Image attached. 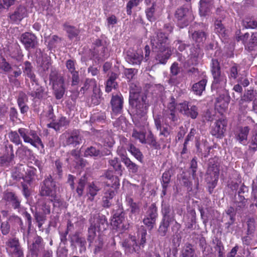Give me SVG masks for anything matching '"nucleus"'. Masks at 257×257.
<instances>
[{
    "mask_svg": "<svg viewBox=\"0 0 257 257\" xmlns=\"http://www.w3.org/2000/svg\"><path fill=\"white\" fill-rule=\"evenodd\" d=\"M141 0H130L126 5V12L129 15L132 14V9L135 7H137L139 4Z\"/></svg>",
    "mask_w": 257,
    "mask_h": 257,
    "instance_id": "obj_57",
    "label": "nucleus"
},
{
    "mask_svg": "<svg viewBox=\"0 0 257 257\" xmlns=\"http://www.w3.org/2000/svg\"><path fill=\"white\" fill-rule=\"evenodd\" d=\"M219 174V169L218 164L214 159L209 160L208 167L207 171V180L211 182L213 188L217 183Z\"/></svg>",
    "mask_w": 257,
    "mask_h": 257,
    "instance_id": "obj_9",
    "label": "nucleus"
},
{
    "mask_svg": "<svg viewBox=\"0 0 257 257\" xmlns=\"http://www.w3.org/2000/svg\"><path fill=\"white\" fill-rule=\"evenodd\" d=\"M122 246L126 251L129 252H136L139 250L138 243L136 236H131L122 242Z\"/></svg>",
    "mask_w": 257,
    "mask_h": 257,
    "instance_id": "obj_15",
    "label": "nucleus"
},
{
    "mask_svg": "<svg viewBox=\"0 0 257 257\" xmlns=\"http://www.w3.org/2000/svg\"><path fill=\"white\" fill-rule=\"evenodd\" d=\"M69 123V120L65 117H61L59 121L57 123L51 122L47 124L48 127H51L55 129L56 131L59 130L61 126H65L68 125Z\"/></svg>",
    "mask_w": 257,
    "mask_h": 257,
    "instance_id": "obj_29",
    "label": "nucleus"
},
{
    "mask_svg": "<svg viewBox=\"0 0 257 257\" xmlns=\"http://www.w3.org/2000/svg\"><path fill=\"white\" fill-rule=\"evenodd\" d=\"M246 200L244 196L239 195L234 203V207L235 208V211L240 213L244 210L246 207Z\"/></svg>",
    "mask_w": 257,
    "mask_h": 257,
    "instance_id": "obj_25",
    "label": "nucleus"
},
{
    "mask_svg": "<svg viewBox=\"0 0 257 257\" xmlns=\"http://www.w3.org/2000/svg\"><path fill=\"white\" fill-rule=\"evenodd\" d=\"M90 222L93 224H95L96 228L98 232L105 230L107 226V221L104 216L97 217L94 219L93 221L91 220Z\"/></svg>",
    "mask_w": 257,
    "mask_h": 257,
    "instance_id": "obj_24",
    "label": "nucleus"
},
{
    "mask_svg": "<svg viewBox=\"0 0 257 257\" xmlns=\"http://www.w3.org/2000/svg\"><path fill=\"white\" fill-rule=\"evenodd\" d=\"M148 217L156 220L157 217V208L154 204H151L147 212L146 215Z\"/></svg>",
    "mask_w": 257,
    "mask_h": 257,
    "instance_id": "obj_49",
    "label": "nucleus"
},
{
    "mask_svg": "<svg viewBox=\"0 0 257 257\" xmlns=\"http://www.w3.org/2000/svg\"><path fill=\"white\" fill-rule=\"evenodd\" d=\"M4 199L8 203H12L14 209H16V197L15 194L8 190L4 193Z\"/></svg>",
    "mask_w": 257,
    "mask_h": 257,
    "instance_id": "obj_36",
    "label": "nucleus"
},
{
    "mask_svg": "<svg viewBox=\"0 0 257 257\" xmlns=\"http://www.w3.org/2000/svg\"><path fill=\"white\" fill-rule=\"evenodd\" d=\"M7 251L12 257L16 255V239L14 238L10 239L7 242Z\"/></svg>",
    "mask_w": 257,
    "mask_h": 257,
    "instance_id": "obj_32",
    "label": "nucleus"
},
{
    "mask_svg": "<svg viewBox=\"0 0 257 257\" xmlns=\"http://www.w3.org/2000/svg\"><path fill=\"white\" fill-rule=\"evenodd\" d=\"M249 127L245 126L239 128L235 135L236 139L241 144L245 145L247 143V136L249 133Z\"/></svg>",
    "mask_w": 257,
    "mask_h": 257,
    "instance_id": "obj_21",
    "label": "nucleus"
},
{
    "mask_svg": "<svg viewBox=\"0 0 257 257\" xmlns=\"http://www.w3.org/2000/svg\"><path fill=\"white\" fill-rule=\"evenodd\" d=\"M137 72L138 70L134 68H126L124 70V74L129 80L132 79Z\"/></svg>",
    "mask_w": 257,
    "mask_h": 257,
    "instance_id": "obj_58",
    "label": "nucleus"
},
{
    "mask_svg": "<svg viewBox=\"0 0 257 257\" xmlns=\"http://www.w3.org/2000/svg\"><path fill=\"white\" fill-rule=\"evenodd\" d=\"M75 61L72 59H69L66 61V67L69 73H71L77 71L75 68Z\"/></svg>",
    "mask_w": 257,
    "mask_h": 257,
    "instance_id": "obj_59",
    "label": "nucleus"
},
{
    "mask_svg": "<svg viewBox=\"0 0 257 257\" xmlns=\"http://www.w3.org/2000/svg\"><path fill=\"white\" fill-rule=\"evenodd\" d=\"M171 174L169 171L165 172L162 177V185L164 189H167L170 183Z\"/></svg>",
    "mask_w": 257,
    "mask_h": 257,
    "instance_id": "obj_52",
    "label": "nucleus"
},
{
    "mask_svg": "<svg viewBox=\"0 0 257 257\" xmlns=\"http://www.w3.org/2000/svg\"><path fill=\"white\" fill-rule=\"evenodd\" d=\"M12 69L11 65L7 62L6 59L3 57L0 58V69L7 72Z\"/></svg>",
    "mask_w": 257,
    "mask_h": 257,
    "instance_id": "obj_56",
    "label": "nucleus"
},
{
    "mask_svg": "<svg viewBox=\"0 0 257 257\" xmlns=\"http://www.w3.org/2000/svg\"><path fill=\"white\" fill-rule=\"evenodd\" d=\"M128 151L137 160L141 163L143 162V155L139 149L137 148L133 145L130 144Z\"/></svg>",
    "mask_w": 257,
    "mask_h": 257,
    "instance_id": "obj_35",
    "label": "nucleus"
},
{
    "mask_svg": "<svg viewBox=\"0 0 257 257\" xmlns=\"http://www.w3.org/2000/svg\"><path fill=\"white\" fill-rule=\"evenodd\" d=\"M89 246L95 254L102 252L105 248L103 237L99 235L95 240L89 242Z\"/></svg>",
    "mask_w": 257,
    "mask_h": 257,
    "instance_id": "obj_13",
    "label": "nucleus"
},
{
    "mask_svg": "<svg viewBox=\"0 0 257 257\" xmlns=\"http://www.w3.org/2000/svg\"><path fill=\"white\" fill-rule=\"evenodd\" d=\"M71 240L73 242L79 244L81 247L84 246L86 243L85 239L79 237L77 234H75L71 238Z\"/></svg>",
    "mask_w": 257,
    "mask_h": 257,
    "instance_id": "obj_62",
    "label": "nucleus"
},
{
    "mask_svg": "<svg viewBox=\"0 0 257 257\" xmlns=\"http://www.w3.org/2000/svg\"><path fill=\"white\" fill-rule=\"evenodd\" d=\"M124 219V214L121 211L120 213H115L113 215L112 223L117 227H119Z\"/></svg>",
    "mask_w": 257,
    "mask_h": 257,
    "instance_id": "obj_44",
    "label": "nucleus"
},
{
    "mask_svg": "<svg viewBox=\"0 0 257 257\" xmlns=\"http://www.w3.org/2000/svg\"><path fill=\"white\" fill-rule=\"evenodd\" d=\"M42 238L40 236H37L35 238V240L32 244L31 250L35 253H37L40 250L43 249V245L42 243Z\"/></svg>",
    "mask_w": 257,
    "mask_h": 257,
    "instance_id": "obj_39",
    "label": "nucleus"
},
{
    "mask_svg": "<svg viewBox=\"0 0 257 257\" xmlns=\"http://www.w3.org/2000/svg\"><path fill=\"white\" fill-rule=\"evenodd\" d=\"M100 189L98 182H92L88 183L86 188V195L88 197L87 200L90 201H93L94 197L97 194V193L100 190Z\"/></svg>",
    "mask_w": 257,
    "mask_h": 257,
    "instance_id": "obj_14",
    "label": "nucleus"
},
{
    "mask_svg": "<svg viewBox=\"0 0 257 257\" xmlns=\"http://www.w3.org/2000/svg\"><path fill=\"white\" fill-rule=\"evenodd\" d=\"M153 51L157 52L156 58L160 63L165 64L172 54L168 36L162 32H158L151 39Z\"/></svg>",
    "mask_w": 257,
    "mask_h": 257,
    "instance_id": "obj_2",
    "label": "nucleus"
},
{
    "mask_svg": "<svg viewBox=\"0 0 257 257\" xmlns=\"http://www.w3.org/2000/svg\"><path fill=\"white\" fill-rule=\"evenodd\" d=\"M171 223L172 222L164 220H162L158 230V231L161 236H163L166 235L168 231V227Z\"/></svg>",
    "mask_w": 257,
    "mask_h": 257,
    "instance_id": "obj_48",
    "label": "nucleus"
},
{
    "mask_svg": "<svg viewBox=\"0 0 257 257\" xmlns=\"http://www.w3.org/2000/svg\"><path fill=\"white\" fill-rule=\"evenodd\" d=\"M27 96L25 93L22 92H20L18 102L22 113L26 112L28 110V106L25 104V102L27 101Z\"/></svg>",
    "mask_w": 257,
    "mask_h": 257,
    "instance_id": "obj_28",
    "label": "nucleus"
},
{
    "mask_svg": "<svg viewBox=\"0 0 257 257\" xmlns=\"http://www.w3.org/2000/svg\"><path fill=\"white\" fill-rule=\"evenodd\" d=\"M211 71L213 78L212 89L224 90L227 83L226 77L221 73L219 62L216 59L212 60Z\"/></svg>",
    "mask_w": 257,
    "mask_h": 257,
    "instance_id": "obj_3",
    "label": "nucleus"
},
{
    "mask_svg": "<svg viewBox=\"0 0 257 257\" xmlns=\"http://www.w3.org/2000/svg\"><path fill=\"white\" fill-rule=\"evenodd\" d=\"M207 83V80L203 79L197 83L193 84L192 89V91L197 95H200L202 92L205 90Z\"/></svg>",
    "mask_w": 257,
    "mask_h": 257,
    "instance_id": "obj_27",
    "label": "nucleus"
},
{
    "mask_svg": "<svg viewBox=\"0 0 257 257\" xmlns=\"http://www.w3.org/2000/svg\"><path fill=\"white\" fill-rule=\"evenodd\" d=\"M126 201L128 205L130 206V209L132 214L131 216H132L133 214H134L135 215L138 214L140 212L139 205L136 202H133V199L131 198H127Z\"/></svg>",
    "mask_w": 257,
    "mask_h": 257,
    "instance_id": "obj_38",
    "label": "nucleus"
},
{
    "mask_svg": "<svg viewBox=\"0 0 257 257\" xmlns=\"http://www.w3.org/2000/svg\"><path fill=\"white\" fill-rule=\"evenodd\" d=\"M115 77L111 76L106 81L105 91L110 92L113 88H115L116 83L115 81Z\"/></svg>",
    "mask_w": 257,
    "mask_h": 257,
    "instance_id": "obj_50",
    "label": "nucleus"
},
{
    "mask_svg": "<svg viewBox=\"0 0 257 257\" xmlns=\"http://www.w3.org/2000/svg\"><path fill=\"white\" fill-rule=\"evenodd\" d=\"M112 111L115 114L121 112L123 106V98L121 96H113L111 100Z\"/></svg>",
    "mask_w": 257,
    "mask_h": 257,
    "instance_id": "obj_19",
    "label": "nucleus"
},
{
    "mask_svg": "<svg viewBox=\"0 0 257 257\" xmlns=\"http://www.w3.org/2000/svg\"><path fill=\"white\" fill-rule=\"evenodd\" d=\"M15 3V0H0V12H3L4 9H8Z\"/></svg>",
    "mask_w": 257,
    "mask_h": 257,
    "instance_id": "obj_53",
    "label": "nucleus"
},
{
    "mask_svg": "<svg viewBox=\"0 0 257 257\" xmlns=\"http://www.w3.org/2000/svg\"><path fill=\"white\" fill-rule=\"evenodd\" d=\"M64 30L68 34L70 39H73L76 37L79 34V31L74 27L65 24L64 25Z\"/></svg>",
    "mask_w": 257,
    "mask_h": 257,
    "instance_id": "obj_43",
    "label": "nucleus"
},
{
    "mask_svg": "<svg viewBox=\"0 0 257 257\" xmlns=\"http://www.w3.org/2000/svg\"><path fill=\"white\" fill-rule=\"evenodd\" d=\"M96 231H97V229L96 228L95 224H93L92 223H91V225L88 230L87 240L88 242H90L96 238L95 237Z\"/></svg>",
    "mask_w": 257,
    "mask_h": 257,
    "instance_id": "obj_47",
    "label": "nucleus"
},
{
    "mask_svg": "<svg viewBox=\"0 0 257 257\" xmlns=\"http://www.w3.org/2000/svg\"><path fill=\"white\" fill-rule=\"evenodd\" d=\"M146 235L147 230L143 229L139 231L138 234V239H137L139 247L140 248L141 246L144 247V244L146 242Z\"/></svg>",
    "mask_w": 257,
    "mask_h": 257,
    "instance_id": "obj_42",
    "label": "nucleus"
},
{
    "mask_svg": "<svg viewBox=\"0 0 257 257\" xmlns=\"http://www.w3.org/2000/svg\"><path fill=\"white\" fill-rule=\"evenodd\" d=\"M14 158L12 148H11L10 154L9 152L7 154L0 156V164L2 166L8 167L12 163Z\"/></svg>",
    "mask_w": 257,
    "mask_h": 257,
    "instance_id": "obj_26",
    "label": "nucleus"
},
{
    "mask_svg": "<svg viewBox=\"0 0 257 257\" xmlns=\"http://www.w3.org/2000/svg\"><path fill=\"white\" fill-rule=\"evenodd\" d=\"M108 163L109 165L112 167L115 171H117L119 174H121L122 165L117 158L114 157L112 159L109 160Z\"/></svg>",
    "mask_w": 257,
    "mask_h": 257,
    "instance_id": "obj_41",
    "label": "nucleus"
},
{
    "mask_svg": "<svg viewBox=\"0 0 257 257\" xmlns=\"http://www.w3.org/2000/svg\"><path fill=\"white\" fill-rule=\"evenodd\" d=\"M245 47L249 51H252L257 48V37L254 34L251 35L249 41L245 44Z\"/></svg>",
    "mask_w": 257,
    "mask_h": 257,
    "instance_id": "obj_40",
    "label": "nucleus"
},
{
    "mask_svg": "<svg viewBox=\"0 0 257 257\" xmlns=\"http://www.w3.org/2000/svg\"><path fill=\"white\" fill-rule=\"evenodd\" d=\"M24 73L32 81L36 82V76L32 71V66L31 63L28 61H26L24 64Z\"/></svg>",
    "mask_w": 257,
    "mask_h": 257,
    "instance_id": "obj_31",
    "label": "nucleus"
},
{
    "mask_svg": "<svg viewBox=\"0 0 257 257\" xmlns=\"http://www.w3.org/2000/svg\"><path fill=\"white\" fill-rule=\"evenodd\" d=\"M257 97V92L253 89L247 90L242 96L239 104H243L244 102H249L254 100Z\"/></svg>",
    "mask_w": 257,
    "mask_h": 257,
    "instance_id": "obj_23",
    "label": "nucleus"
},
{
    "mask_svg": "<svg viewBox=\"0 0 257 257\" xmlns=\"http://www.w3.org/2000/svg\"><path fill=\"white\" fill-rule=\"evenodd\" d=\"M115 195V192L112 188H109L104 193L102 197V205L103 207L108 208L112 204V200Z\"/></svg>",
    "mask_w": 257,
    "mask_h": 257,
    "instance_id": "obj_20",
    "label": "nucleus"
},
{
    "mask_svg": "<svg viewBox=\"0 0 257 257\" xmlns=\"http://www.w3.org/2000/svg\"><path fill=\"white\" fill-rule=\"evenodd\" d=\"M143 56L141 51L128 52L125 59L128 63L133 65H140Z\"/></svg>",
    "mask_w": 257,
    "mask_h": 257,
    "instance_id": "obj_16",
    "label": "nucleus"
},
{
    "mask_svg": "<svg viewBox=\"0 0 257 257\" xmlns=\"http://www.w3.org/2000/svg\"><path fill=\"white\" fill-rule=\"evenodd\" d=\"M19 133L25 142L30 143L32 146L37 148H39V146L41 147L42 148H44V145L40 138L38 136L35 131L21 128L19 129Z\"/></svg>",
    "mask_w": 257,
    "mask_h": 257,
    "instance_id": "obj_8",
    "label": "nucleus"
},
{
    "mask_svg": "<svg viewBox=\"0 0 257 257\" xmlns=\"http://www.w3.org/2000/svg\"><path fill=\"white\" fill-rule=\"evenodd\" d=\"M49 80L53 86L57 99H61L65 93L64 79L63 76L59 74L55 69L51 70Z\"/></svg>",
    "mask_w": 257,
    "mask_h": 257,
    "instance_id": "obj_5",
    "label": "nucleus"
},
{
    "mask_svg": "<svg viewBox=\"0 0 257 257\" xmlns=\"http://www.w3.org/2000/svg\"><path fill=\"white\" fill-rule=\"evenodd\" d=\"M20 41L26 49L34 48L38 44L36 36L29 32H26L22 34L20 37Z\"/></svg>",
    "mask_w": 257,
    "mask_h": 257,
    "instance_id": "obj_12",
    "label": "nucleus"
},
{
    "mask_svg": "<svg viewBox=\"0 0 257 257\" xmlns=\"http://www.w3.org/2000/svg\"><path fill=\"white\" fill-rule=\"evenodd\" d=\"M60 139L64 146H75L79 144L81 141V137L77 131H74L71 133H64L61 136Z\"/></svg>",
    "mask_w": 257,
    "mask_h": 257,
    "instance_id": "obj_11",
    "label": "nucleus"
},
{
    "mask_svg": "<svg viewBox=\"0 0 257 257\" xmlns=\"http://www.w3.org/2000/svg\"><path fill=\"white\" fill-rule=\"evenodd\" d=\"M51 65L49 59L47 57L43 58L40 67L44 71H47Z\"/></svg>",
    "mask_w": 257,
    "mask_h": 257,
    "instance_id": "obj_63",
    "label": "nucleus"
},
{
    "mask_svg": "<svg viewBox=\"0 0 257 257\" xmlns=\"http://www.w3.org/2000/svg\"><path fill=\"white\" fill-rule=\"evenodd\" d=\"M117 154L120 157L122 162L128 158L125 150L122 147H119L117 150Z\"/></svg>",
    "mask_w": 257,
    "mask_h": 257,
    "instance_id": "obj_64",
    "label": "nucleus"
},
{
    "mask_svg": "<svg viewBox=\"0 0 257 257\" xmlns=\"http://www.w3.org/2000/svg\"><path fill=\"white\" fill-rule=\"evenodd\" d=\"M129 102L132 106L133 120L136 125L139 124L141 121H145L146 119L145 115L150 106L146 94L139 90L131 89Z\"/></svg>",
    "mask_w": 257,
    "mask_h": 257,
    "instance_id": "obj_1",
    "label": "nucleus"
},
{
    "mask_svg": "<svg viewBox=\"0 0 257 257\" xmlns=\"http://www.w3.org/2000/svg\"><path fill=\"white\" fill-rule=\"evenodd\" d=\"M40 195L42 196H49L51 201L54 202V206H59L61 200L56 195V184L51 176H49L43 181L41 186Z\"/></svg>",
    "mask_w": 257,
    "mask_h": 257,
    "instance_id": "obj_4",
    "label": "nucleus"
},
{
    "mask_svg": "<svg viewBox=\"0 0 257 257\" xmlns=\"http://www.w3.org/2000/svg\"><path fill=\"white\" fill-rule=\"evenodd\" d=\"M90 88L93 89V94L96 97L100 96V90L97 88L96 82L94 79H87L84 86L81 88L80 91L82 93H84L87 90Z\"/></svg>",
    "mask_w": 257,
    "mask_h": 257,
    "instance_id": "obj_17",
    "label": "nucleus"
},
{
    "mask_svg": "<svg viewBox=\"0 0 257 257\" xmlns=\"http://www.w3.org/2000/svg\"><path fill=\"white\" fill-rule=\"evenodd\" d=\"M143 144H148L156 149L160 147V145L156 141L155 137L151 132L148 133L147 138L146 139V142Z\"/></svg>",
    "mask_w": 257,
    "mask_h": 257,
    "instance_id": "obj_45",
    "label": "nucleus"
},
{
    "mask_svg": "<svg viewBox=\"0 0 257 257\" xmlns=\"http://www.w3.org/2000/svg\"><path fill=\"white\" fill-rule=\"evenodd\" d=\"M197 168V162L196 158H194L190 164V169L191 170V174L193 179H195L196 174V170Z\"/></svg>",
    "mask_w": 257,
    "mask_h": 257,
    "instance_id": "obj_61",
    "label": "nucleus"
},
{
    "mask_svg": "<svg viewBox=\"0 0 257 257\" xmlns=\"http://www.w3.org/2000/svg\"><path fill=\"white\" fill-rule=\"evenodd\" d=\"M195 251L190 244H186L181 251L180 257H195Z\"/></svg>",
    "mask_w": 257,
    "mask_h": 257,
    "instance_id": "obj_34",
    "label": "nucleus"
},
{
    "mask_svg": "<svg viewBox=\"0 0 257 257\" xmlns=\"http://www.w3.org/2000/svg\"><path fill=\"white\" fill-rule=\"evenodd\" d=\"M35 86L33 88V90L31 92V95L33 97L38 98H41L43 97V88L38 84L37 80L36 82Z\"/></svg>",
    "mask_w": 257,
    "mask_h": 257,
    "instance_id": "obj_46",
    "label": "nucleus"
},
{
    "mask_svg": "<svg viewBox=\"0 0 257 257\" xmlns=\"http://www.w3.org/2000/svg\"><path fill=\"white\" fill-rule=\"evenodd\" d=\"M84 155L85 157H101L103 156V153L94 147H90L85 150Z\"/></svg>",
    "mask_w": 257,
    "mask_h": 257,
    "instance_id": "obj_30",
    "label": "nucleus"
},
{
    "mask_svg": "<svg viewBox=\"0 0 257 257\" xmlns=\"http://www.w3.org/2000/svg\"><path fill=\"white\" fill-rule=\"evenodd\" d=\"M226 122L224 120H217L213 126L211 134L217 137H221L225 131Z\"/></svg>",
    "mask_w": 257,
    "mask_h": 257,
    "instance_id": "obj_18",
    "label": "nucleus"
},
{
    "mask_svg": "<svg viewBox=\"0 0 257 257\" xmlns=\"http://www.w3.org/2000/svg\"><path fill=\"white\" fill-rule=\"evenodd\" d=\"M192 39L197 43L203 42L206 39L205 34L202 31H195L192 34ZM202 56V51L199 47V44L196 47L191 49L190 57L192 59V64L195 65L197 63L198 60Z\"/></svg>",
    "mask_w": 257,
    "mask_h": 257,
    "instance_id": "obj_6",
    "label": "nucleus"
},
{
    "mask_svg": "<svg viewBox=\"0 0 257 257\" xmlns=\"http://www.w3.org/2000/svg\"><path fill=\"white\" fill-rule=\"evenodd\" d=\"M177 109L182 113L186 115L188 113L189 107L186 102L179 103Z\"/></svg>",
    "mask_w": 257,
    "mask_h": 257,
    "instance_id": "obj_60",
    "label": "nucleus"
},
{
    "mask_svg": "<svg viewBox=\"0 0 257 257\" xmlns=\"http://www.w3.org/2000/svg\"><path fill=\"white\" fill-rule=\"evenodd\" d=\"M175 18L178 22V25L182 28L188 26L194 19L192 11L183 7L178 8L176 11Z\"/></svg>",
    "mask_w": 257,
    "mask_h": 257,
    "instance_id": "obj_7",
    "label": "nucleus"
},
{
    "mask_svg": "<svg viewBox=\"0 0 257 257\" xmlns=\"http://www.w3.org/2000/svg\"><path fill=\"white\" fill-rule=\"evenodd\" d=\"M162 220L168 221L171 222H175V224L172 229L176 228L178 230L180 227V224L175 220V213L172 207L165 201H163L162 205Z\"/></svg>",
    "mask_w": 257,
    "mask_h": 257,
    "instance_id": "obj_10",
    "label": "nucleus"
},
{
    "mask_svg": "<svg viewBox=\"0 0 257 257\" xmlns=\"http://www.w3.org/2000/svg\"><path fill=\"white\" fill-rule=\"evenodd\" d=\"M95 50L98 52V54L96 55H94L95 58L97 59L98 61H103L108 57V55L107 52V49L104 46L98 47L95 49Z\"/></svg>",
    "mask_w": 257,
    "mask_h": 257,
    "instance_id": "obj_33",
    "label": "nucleus"
},
{
    "mask_svg": "<svg viewBox=\"0 0 257 257\" xmlns=\"http://www.w3.org/2000/svg\"><path fill=\"white\" fill-rule=\"evenodd\" d=\"M122 163L124 164L128 171L132 173H136L139 169V166L133 162L129 158L125 159Z\"/></svg>",
    "mask_w": 257,
    "mask_h": 257,
    "instance_id": "obj_37",
    "label": "nucleus"
},
{
    "mask_svg": "<svg viewBox=\"0 0 257 257\" xmlns=\"http://www.w3.org/2000/svg\"><path fill=\"white\" fill-rule=\"evenodd\" d=\"M132 137L136 140H139L142 144L146 142V137L143 132H139L136 130H134L132 134Z\"/></svg>",
    "mask_w": 257,
    "mask_h": 257,
    "instance_id": "obj_54",
    "label": "nucleus"
},
{
    "mask_svg": "<svg viewBox=\"0 0 257 257\" xmlns=\"http://www.w3.org/2000/svg\"><path fill=\"white\" fill-rule=\"evenodd\" d=\"M86 182V179L85 176L81 177L79 181L76 191L79 196H81L83 194L84 187Z\"/></svg>",
    "mask_w": 257,
    "mask_h": 257,
    "instance_id": "obj_55",
    "label": "nucleus"
},
{
    "mask_svg": "<svg viewBox=\"0 0 257 257\" xmlns=\"http://www.w3.org/2000/svg\"><path fill=\"white\" fill-rule=\"evenodd\" d=\"M51 202L54 203V202L51 201V198L49 199L45 198L40 199L38 202V207L45 214H49L51 212L50 204Z\"/></svg>",
    "mask_w": 257,
    "mask_h": 257,
    "instance_id": "obj_22",
    "label": "nucleus"
},
{
    "mask_svg": "<svg viewBox=\"0 0 257 257\" xmlns=\"http://www.w3.org/2000/svg\"><path fill=\"white\" fill-rule=\"evenodd\" d=\"M104 177L109 180H112L114 181L112 185L116 186L119 185V180L118 178L113 175V172L111 171H106L104 175Z\"/></svg>",
    "mask_w": 257,
    "mask_h": 257,
    "instance_id": "obj_51",
    "label": "nucleus"
}]
</instances>
